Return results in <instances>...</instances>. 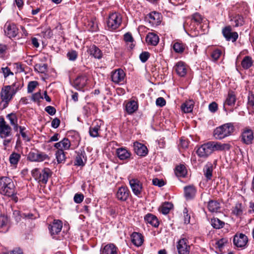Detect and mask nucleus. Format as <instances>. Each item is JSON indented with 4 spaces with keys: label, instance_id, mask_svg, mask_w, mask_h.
Listing matches in <instances>:
<instances>
[{
    "label": "nucleus",
    "instance_id": "nucleus-1",
    "mask_svg": "<svg viewBox=\"0 0 254 254\" xmlns=\"http://www.w3.org/2000/svg\"><path fill=\"white\" fill-rule=\"evenodd\" d=\"M0 193L4 196L11 197L15 202L18 201L16 187L12 180L9 177H0Z\"/></svg>",
    "mask_w": 254,
    "mask_h": 254
},
{
    "label": "nucleus",
    "instance_id": "nucleus-2",
    "mask_svg": "<svg viewBox=\"0 0 254 254\" xmlns=\"http://www.w3.org/2000/svg\"><path fill=\"white\" fill-rule=\"evenodd\" d=\"M234 129V126L231 123L225 124L214 130L213 136L217 139H223L230 135L233 132Z\"/></svg>",
    "mask_w": 254,
    "mask_h": 254
},
{
    "label": "nucleus",
    "instance_id": "nucleus-3",
    "mask_svg": "<svg viewBox=\"0 0 254 254\" xmlns=\"http://www.w3.org/2000/svg\"><path fill=\"white\" fill-rule=\"evenodd\" d=\"M32 175L38 182L46 184L49 178L52 176V172L50 169L44 168L41 171L35 168L32 171Z\"/></svg>",
    "mask_w": 254,
    "mask_h": 254
},
{
    "label": "nucleus",
    "instance_id": "nucleus-4",
    "mask_svg": "<svg viewBox=\"0 0 254 254\" xmlns=\"http://www.w3.org/2000/svg\"><path fill=\"white\" fill-rule=\"evenodd\" d=\"M15 84L12 85H6L2 87L0 92L1 100L6 103H8L12 98L16 92L14 88Z\"/></svg>",
    "mask_w": 254,
    "mask_h": 254
},
{
    "label": "nucleus",
    "instance_id": "nucleus-5",
    "mask_svg": "<svg viewBox=\"0 0 254 254\" xmlns=\"http://www.w3.org/2000/svg\"><path fill=\"white\" fill-rule=\"evenodd\" d=\"M122 21L121 15L117 12H113L109 15L107 23L108 28L111 30L117 29L120 26Z\"/></svg>",
    "mask_w": 254,
    "mask_h": 254
},
{
    "label": "nucleus",
    "instance_id": "nucleus-6",
    "mask_svg": "<svg viewBox=\"0 0 254 254\" xmlns=\"http://www.w3.org/2000/svg\"><path fill=\"white\" fill-rule=\"evenodd\" d=\"M213 152L211 142L209 141L201 145L197 150L196 153L200 157H208Z\"/></svg>",
    "mask_w": 254,
    "mask_h": 254
},
{
    "label": "nucleus",
    "instance_id": "nucleus-7",
    "mask_svg": "<svg viewBox=\"0 0 254 254\" xmlns=\"http://www.w3.org/2000/svg\"><path fill=\"white\" fill-rule=\"evenodd\" d=\"M248 242V237L244 234H236L234 237V245L238 248H245Z\"/></svg>",
    "mask_w": 254,
    "mask_h": 254
},
{
    "label": "nucleus",
    "instance_id": "nucleus-8",
    "mask_svg": "<svg viewBox=\"0 0 254 254\" xmlns=\"http://www.w3.org/2000/svg\"><path fill=\"white\" fill-rule=\"evenodd\" d=\"M188 243V241L185 238L181 239L178 242L177 249L178 254H189L190 247Z\"/></svg>",
    "mask_w": 254,
    "mask_h": 254
},
{
    "label": "nucleus",
    "instance_id": "nucleus-9",
    "mask_svg": "<svg viewBox=\"0 0 254 254\" xmlns=\"http://www.w3.org/2000/svg\"><path fill=\"white\" fill-rule=\"evenodd\" d=\"M11 128L2 117H0V137L4 138L11 135Z\"/></svg>",
    "mask_w": 254,
    "mask_h": 254
},
{
    "label": "nucleus",
    "instance_id": "nucleus-10",
    "mask_svg": "<svg viewBox=\"0 0 254 254\" xmlns=\"http://www.w3.org/2000/svg\"><path fill=\"white\" fill-rule=\"evenodd\" d=\"M102 124L101 120H96L92 123L89 128V134L91 137H97L100 136Z\"/></svg>",
    "mask_w": 254,
    "mask_h": 254
},
{
    "label": "nucleus",
    "instance_id": "nucleus-11",
    "mask_svg": "<svg viewBox=\"0 0 254 254\" xmlns=\"http://www.w3.org/2000/svg\"><path fill=\"white\" fill-rule=\"evenodd\" d=\"M88 78L85 74L78 75L73 81L72 85L77 90L82 89L87 84Z\"/></svg>",
    "mask_w": 254,
    "mask_h": 254
},
{
    "label": "nucleus",
    "instance_id": "nucleus-12",
    "mask_svg": "<svg viewBox=\"0 0 254 254\" xmlns=\"http://www.w3.org/2000/svg\"><path fill=\"white\" fill-rule=\"evenodd\" d=\"M5 34L10 38L15 37L18 33V29L13 23H6L4 27Z\"/></svg>",
    "mask_w": 254,
    "mask_h": 254
},
{
    "label": "nucleus",
    "instance_id": "nucleus-13",
    "mask_svg": "<svg viewBox=\"0 0 254 254\" xmlns=\"http://www.w3.org/2000/svg\"><path fill=\"white\" fill-rule=\"evenodd\" d=\"M146 18L152 26H157L160 24L162 16L160 13L153 11L150 13L146 17Z\"/></svg>",
    "mask_w": 254,
    "mask_h": 254
},
{
    "label": "nucleus",
    "instance_id": "nucleus-14",
    "mask_svg": "<svg viewBox=\"0 0 254 254\" xmlns=\"http://www.w3.org/2000/svg\"><path fill=\"white\" fill-rule=\"evenodd\" d=\"M129 185L133 193L139 196L142 189V184L137 179H131L129 180Z\"/></svg>",
    "mask_w": 254,
    "mask_h": 254
},
{
    "label": "nucleus",
    "instance_id": "nucleus-15",
    "mask_svg": "<svg viewBox=\"0 0 254 254\" xmlns=\"http://www.w3.org/2000/svg\"><path fill=\"white\" fill-rule=\"evenodd\" d=\"M223 36L228 41L231 40L235 42L238 39V34L236 32H232L231 28L230 26L226 27L223 29Z\"/></svg>",
    "mask_w": 254,
    "mask_h": 254
},
{
    "label": "nucleus",
    "instance_id": "nucleus-16",
    "mask_svg": "<svg viewBox=\"0 0 254 254\" xmlns=\"http://www.w3.org/2000/svg\"><path fill=\"white\" fill-rule=\"evenodd\" d=\"M63 223L60 220H54L53 223L49 225V229L52 235L58 234L61 231Z\"/></svg>",
    "mask_w": 254,
    "mask_h": 254
},
{
    "label": "nucleus",
    "instance_id": "nucleus-17",
    "mask_svg": "<svg viewBox=\"0 0 254 254\" xmlns=\"http://www.w3.org/2000/svg\"><path fill=\"white\" fill-rule=\"evenodd\" d=\"M134 150L137 155L140 156H145L148 153V149L144 144L136 142L134 143Z\"/></svg>",
    "mask_w": 254,
    "mask_h": 254
},
{
    "label": "nucleus",
    "instance_id": "nucleus-18",
    "mask_svg": "<svg viewBox=\"0 0 254 254\" xmlns=\"http://www.w3.org/2000/svg\"><path fill=\"white\" fill-rule=\"evenodd\" d=\"M125 76L124 71L121 69H118L112 72L111 75L112 80L116 83H119L124 81Z\"/></svg>",
    "mask_w": 254,
    "mask_h": 254
},
{
    "label": "nucleus",
    "instance_id": "nucleus-19",
    "mask_svg": "<svg viewBox=\"0 0 254 254\" xmlns=\"http://www.w3.org/2000/svg\"><path fill=\"white\" fill-rule=\"evenodd\" d=\"M71 146V142L67 138H64L59 142L54 144V147L59 150L63 151L69 150Z\"/></svg>",
    "mask_w": 254,
    "mask_h": 254
},
{
    "label": "nucleus",
    "instance_id": "nucleus-20",
    "mask_svg": "<svg viewBox=\"0 0 254 254\" xmlns=\"http://www.w3.org/2000/svg\"><path fill=\"white\" fill-rule=\"evenodd\" d=\"M242 138L245 143L247 144L252 143L254 139V133L253 130L249 128L245 129L242 133Z\"/></svg>",
    "mask_w": 254,
    "mask_h": 254
},
{
    "label": "nucleus",
    "instance_id": "nucleus-21",
    "mask_svg": "<svg viewBox=\"0 0 254 254\" xmlns=\"http://www.w3.org/2000/svg\"><path fill=\"white\" fill-rule=\"evenodd\" d=\"M213 152L214 151L228 150L231 145L228 143H221L220 142L210 141Z\"/></svg>",
    "mask_w": 254,
    "mask_h": 254
},
{
    "label": "nucleus",
    "instance_id": "nucleus-22",
    "mask_svg": "<svg viewBox=\"0 0 254 254\" xmlns=\"http://www.w3.org/2000/svg\"><path fill=\"white\" fill-rule=\"evenodd\" d=\"M129 191L126 187H120L117 192V197L119 200L126 201L128 197Z\"/></svg>",
    "mask_w": 254,
    "mask_h": 254
},
{
    "label": "nucleus",
    "instance_id": "nucleus-23",
    "mask_svg": "<svg viewBox=\"0 0 254 254\" xmlns=\"http://www.w3.org/2000/svg\"><path fill=\"white\" fill-rule=\"evenodd\" d=\"M184 193L187 199L193 198L196 192V189L193 185H189L184 187Z\"/></svg>",
    "mask_w": 254,
    "mask_h": 254
},
{
    "label": "nucleus",
    "instance_id": "nucleus-24",
    "mask_svg": "<svg viewBox=\"0 0 254 254\" xmlns=\"http://www.w3.org/2000/svg\"><path fill=\"white\" fill-rule=\"evenodd\" d=\"M118 248L113 244H108L101 250V254H117Z\"/></svg>",
    "mask_w": 254,
    "mask_h": 254
},
{
    "label": "nucleus",
    "instance_id": "nucleus-25",
    "mask_svg": "<svg viewBox=\"0 0 254 254\" xmlns=\"http://www.w3.org/2000/svg\"><path fill=\"white\" fill-rule=\"evenodd\" d=\"M174 69L177 73L180 76H184L188 71V69L185 64L183 62H179L176 64L174 66Z\"/></svg>",
    "mask_w": 254,
    "mask_h": 254
},
{
    "label": "nucleus",
    "instance_id": "nucleus-26",
    "mask_svg": "<svg viewBox=\"0 0 254 254\" xmlns=\"http://www.w3.org/2000/svg\"><path fill=\"white\" fill-rule=\"evenodd\" d=\"M116 154L118 157L122 160L128 159L130 156V153L126 148L121 147L116 149Z\"/></svg>",
    "mask_w": 254,
    "mask_h": 254
},
{
    "label": "nucleus",
    "instance_id": "nucleus-27",
    "mask_svg": "<svg viewBox=\"0 0 254 254\" xmlns=\"http://www.w3.org/2000/svg\"><path fill=\"white\" fill-rule=\"evenodd\" d=\"M87 52L96 59H100L102 57V53L101 50L94 45H91L88 47Z\"/></svg>",
    "mask_w": 254,
    "mask_h": 254
},
{
    "label": "nucleus",
    "instance_id": "nucleus-28",
    "mask_svg": "<svg viewBox=\"0 0 254 254\" xmlns=\"http://www.w3.org/2000/svg\"><path fill=\"white\" fill-rule=\"evenodd\" d=\"M138 108V103L134 100L129 101L126 104V111L128 114L134 113L137 111Z\"/></svg>",
    "mask_w": 254,
    "mask_h": 254
},
{
    "label": "nucleus",
    "instance_id": "nucleus-29",
    "mask_svg": "<svg viewBox=\"0 0 254 254\" xmlns=\"http://www.w3.org/2000/svg\"><path fill=\"white\" fill-rule=\"evenodd\" d=\"M6 119L9 121L10 125L13 127V129L17 131L19 128L18 125V119L15 113H10L6 115Z\"/></svg>",
    "mask_w": 254,
    "mask_h": 254
},
{
    "label": "nucleus",
    "instance_id": "nucleus-30",
    "mask_svg": "<svg viewBox=\"0 0 254 254\" xmlns=\"http://www.w3.org/2000/svg\"><path fill=\"white\" fill-rule=\"evenodd\" d=\"M159 41V37L154 33H149L146 37V42L148 45L156 46Z\"/></svg>",
    "mask_w": 254,
    "mask_h": 254
},
{
    "label": "nucleus",
    "instance_id": "nucleus-31",
    "mask_svg": "<svg viewBox=\"0 0 254 254\" xmlns=\"http://www.w3.org/2000/svg\"><path fill=\"white\" fill-rule=\"evenodd\" d=\"M131 242L136 246H140L143 242V237L139 233L134 232L131 236Z\"/></svg>",
    "mask_w": 254,
    "mask_h": 254
},
{
    "label": "nucleus",
    "instance_id": "nucleus-32",
    "mask_svg": "<svg viewBox=\"0 0 254 254\" xmlns=\"http://www.w3.org/2000/svg\"><path fill=\"white\" fill-rule=\"evenodd\" d=\"M144 220L147 223L150 224L154 227L159 225V221L157 218L154 215L148 213L144 217Z\"/></svg>",
    "mask_w": 254,
    "mask_h": 254
},
{
    "label": "nucleus",
    "instance_id": "nucleus-33",
    "mask_svg": "<svg viewBox=\"0 0 254 254\" xmlns=\"http://www.w3.org/2000/svg\"><path fill=\"white\" fill-rule=\"evenodd\" d=\"M86 160V154L84 151L78 152L75 160V165L83 166Z\"/></svg>",
    "mask_w": 254,
    "mask_h": 254
},
{
    "label": "nucleus",
    "instance_id": "nucleus-34",
    "mask_svg": "<svg viewBox=\"0 0 254 254\" xmlns=\"http://www.w3.org/2000/svg\"><path fill=\"white\" fill-rule=\"evenodd\" d=\"M194 102L193 100H189L183 103L181 109L184 113H188L192 112L193 108Z\"/></svg>",
    "mask_w": 254,
    "mask_h": 254
},
{
    "label": "nucleus",
    "instance_id": "nucleus-35",
    "mask_svg": "<svg viewBox=\"0 0 254 254\" xmlns=\"http://www.w3.org/2000/svg\"><path fill=\"white\" fill-rule=\"evenodd\" d=\"M208 210L212 212H216L220 208V203L215 200H210L207 205Z\"/></svg>",
    "mask_w": 254,
    "mask_h": 254
},
{
    "label": "nucleus",
    "instance_id": "nucleus-36",
    "mask_svg": "<svg viewBox=\"0 0 254 254\" xmlns=\"http://www.w3.org/2000/svg\"><path fill=\"white\" fill-rule=\"evenodd\" d=\"M175 172L177 176L185 177L187 175V171L184 165L180 164L176 167Z\"/></svg>",
    "mask_w": 254,
    "mask_h": 254
},
{
    "label": "nucleus",
    "instance_id": "nucleus-37",
    "mask_svg": "<svg viewBox=\"0 0 254 254\" xmlns=\"http://www.w3.org/2000/svg\"><path fill=\"white\" fill-rule=\"evenodd\" d=\"M173 204L170 202L164 203L159 208L160 211L163 214H167L172 208Z\"/></svg>",
    "mask_w": 254,
    "mask_h": 254
},
{
    "label": "nucleus",
    "instance_id": "nucleus-38",
    "mask_svg": "<svg viewBox=\"0 0 254 254\" xmlns=\"http://www.w3.org/2000/svg\"><path fill=\"white\" fill-rule=\"evenodd\" d=\"M236 102L235 95L232 92H229L228 96L224 102V107L225 108L226 105L232 106L234 105Z\"/></svg>",
    "mask_w": 254,
    "mask_h": 254
},
{
    "label": "nucleus",
    "instance_id": "nucleus-39",
    "mask_svg": "<svg viewBox=\"0 0 254 254\" xmlns=\"http://www.w3.org/2000/svg\"><path fill=\"white\" fill-rule=\"evenodd\" d=\"M243 208L241 203H237L235 204V206L233 207L232 213L237 216H241L243 214Z\"/></svg>",
    "mask_w": 254,
    "mask_h": 254
},
{
    "label": "nucleus",
    "instance_id": "nucleus-40",
    "mask_svg": "<svg viewBox=\"0 0 254 254\" xmlns=\"http://www.w3.org/2000/svg\"><path fill=\"white\" fill-rule=\"evenodd\" d=\"M21 156L19 154L13 152L10 154L9 160L11 165L15 166L17 164L20 159Z\"/></svg>",
    "mask_w": 254,
    "mask_h": 254
},
{
    "label": "nucleus",
    "instance_id": "nucleus-41",
    "mask_svg": "<svg viewBox=\"0 0 254 254\" xmlns=\"http://www.w3.org/2000/svg\"><path fill=\"white\" fill-rule=\"evenodd\" d=\"M212 226L215 229H220L224 225V222L217 218H213L211 220Z\"/></svg>",
    "mask_w": 254,
    "mask_h": 254
},
{
    "label": "nucleus",
    "instance_id": "nucleus-42",
    "mask_svg": "<svg viewBox=\"0 0 254 254\" xmlns=\"http://www.w3.org/2000/svg\"><path fill=\"white\" fill-rule=\"evenodd\" d=\"M56 156L58 163H61L65 161V153L62 150L58 149L56 153Z\"/></svg>",
    "mask_w": 254,
    "mask_h": 254
},
{
    "label": "nucleus",
    "instance_id": "nucleus-43",
    "mask_svg": "<svg viewBox=\"0 0 254 254\" xmlns=\"http://www.w3.org/2000/svg\"><path fill=\"white\" fill-rule=\"evenodd\" d=\"M252 65V59L249 57H246L242 62V65L244 68L248 69Z\"/></svg>",
    "mask_w": 254,
    "mask_h": 254
},
{
    "label": "nucleus",
    "instance_id": "nucleus-44",
    "mask_svg": "<svg viewBox=\"0 0 254 254\" xmlns=\"http://www.w3.org/2000/svg\"><path fill=\"white\" fill-rule=\"evenodd\" d=\"M47 69V64H38L35 65V70L40 73L46 72Z\"/></svg>",
    "mask_w": 254,
    "mask_h": 254
},
{
    "label": "nucleus",
    "instance_id": "nucleus-45",
    "mask_svg": "<svg viewBox=\"0 0 254 254\" xmlns=\"http://www.w3.org/2000/svg\"><path fill=\"white\" fill-rule=\"evenodd\" d=\"M173 49L176 53H181L184 52L185 46L182 43L176 42L173 45Z\"/></svg>",
    "mask_w": 254,
    "mask_h": 254
},
{
    "label": "nucleus",
    "instance_id": "nucleus-46",
    "mask_svg": "<svg viewBox=\"0 0 254 254\" xmlns=\"http://www.w3.org/2000/svg\"><path fill=\"white\" fill-rule=\"evenodd\" d=\"M49 157L46 153L38 151L37 162H42L45 160H49Z\"/></svg>",
    "mask_w": 254,
    "mask_h": 254
},
{
    "label": "nucleus",
    "instance_id": "nucleus-47",
    "mask_svg": "<svg viewBox=\"0 0 254 254\" xmlns=\"http://www.w3.org/2000/svg\"><path fill=\"white\" fill-rule=\"evenodd\" d=\"M233 21L234 22V23H235L234 26L236 27L241 26L244 23V20H243V17L239 15L236 16L234 18Z\"/></svg>",
    "mask_w": 254,
    "mask_h": 254
},
{
    "label": "nucleus",
    "instance_id": "nucleus-48",
    "mask_svg": "<svg viewBox=\"0 0 254 254\" xmlns=\"http://www.w3.org/2000/svg\"><path fill=\"white\" fill-rule=\"evenodd\" d=\"M221 54L222 52L220 50H219L218 49L214 50L211 54V57L212 59L215 61L218 60V59L221 56Z\"/></svg>",
    "mask_w": 254,
    "mask_h": 254
},
{
    "label": "nucleus",
    "instance_id": "nucleus-49",
    "mask_svg": "<svg viewBox=\"0 0 254 254\" xmlns=\"http://www.w3.org/2000/svg\"><path fill=\"white\" fill-rule=\"evenodd\" d=\"M38 151H30L27 156L29 160L32 162H37Z\"/></svg>",
    "mask_w": 254,
    "mask_h": 254
},
{
    "label": "nucleus",
    "instance_id": "nucleus-50",
    "mask_svg": "<svg viewBox=\"0 0 254 254\" xmlns=\"http://www.w3.org/2000/svg\"><path fill=\"white\" fill-rule=\"evenodd\" d=\"M77 52L74 50H71L67 53V57L70 61H75L77 59Z\"/></svg>",
    "mask_w": 254,
    "mask_h": 254
},
{
    "label": "nucleus",
    "instance_id": "nucleus-51",
    "mask_svg": "<svg viewBox=\"0 0 254 254\" xmlns=\"http://www.w3.org/2000/svg\"><path fill=\"white\" fill-rule=\"evenodd\" d=\"M38 83L36 81H32L29 82L27 87V91L28 93L32 92L36 86L38 85Z\"/></svg>",
    "mask_w": 254,
    "mask_h": 254
},
{
    "label": "nucleus",
    "instance_id": "nucleus-52",
    "mask_svg": "<svg viewBox=\"0 0 254 254\" xmlns=\"http://www.w3.org/2000/svg\"><path fill=\"white\" fill-rule=\"evenodd\" d=\"M1 71L5 78L9 75H13V73L10 70V68L7 66L1 67Z\"/></svg>",
    "mask_w": 254,
    "mask_h": 254
},
{
    "label": "nucleus",
    "instance_id": "nucleus-53",
    "mask_svg": "<svg viewBox=\"0 0 254 254\" xmlns=\"http://www.w3.org/2000/svg\"><path fill=\"white\" fill-rule=\"evenodd\" d=\"M192 19L197 24H200L203 20V17L198 13L193 14Z\"/></svg>",
    "mask_w": 254,
    "mask_h": 254
},
{
    "label": "nucleus",
    "instance_id": "nucleus-54",
    "mask_svg": "<svg viewBox=\"0 0 254 254\" xmlns=\"http://www.w3.org/2000/svg\"><path fill=\"white\" fill-rule=\"evenodd\" d=\"M227 243V240L225 239H221L216 241L215 244V246L216 248L221 250L224 247L225 243Z\"/></svg>",
    "mask_w": 254,
    "mask_h": 254
},
{
    "label": "nucleus",
    "instance_id": "nucleus-55",
    "mask_svg": "<svg viewBox=\"0 0 254 254\" xmlns=\"http://www.w3.org/2000/svg\"><path fill=\"white\" fill-rule=\"evenodd\" d=\"M84 198V195L82 193H76L74 196V201L77 203H81Z\"/></svg>",
    "mask_w": 254,
    "mask_h": 254
},
{
    "label": "nucleus",
    "instance_id": "nucleus-56",
    "mask_svg": "<svg viewBox=\"0 0 254 254\" xmlns=\"http://www.w3.org/2000/svg\"><path fill=\"white\" fill-rule=\"evenodd\" d=\"M204 175L207 179H210L212 177V169L208 166L206 167L204 170Z\"/></svg>",
    "mask_w": 254,
    "mask_h": 254
},
{
    "label": "nucleus",
    "instance_id": "nucleus-57",
    "mask_svg": "<svg viewBox=\"0 0 254 254\" xmlns=\"http://www.w3.org/2000/svg\"><path fill=\"white\" fill-rule=\"evenodd\" d=\"M152 183L155 186H157L159 187H162L165 185V183L162 179H158L157 178L153 179Z\"/></svg>",
    "mask_w": 254,
    "mask_h": 254
},
{
    "label": "nucleus",
    "instance_id": "nucleus-58",
    "mask_svg": "<svg viewBox=\"0 0 254 254\" xmlns=\"http://www.w3.org/2000/svg\"><path fill=\"white\" fill-rule=\"evenodd\" d=\"M149 57V53L147 52H142L139 56L141 61L145 63Z\"/></svg>",
    "mask_w": 254,
    "mask_h": 254
},
{
    "label": "nucleus",
    "instance_id": "nucleus-59",
    "mask_svg": "<svg viewBox=\"0 0 254 254\" xmlns=\"http://www.w3.org/2000/svg\"><path fill=\"white\" fill-rule=\"evenodd\" d=\"M43 97L40 92L34 93L32 95V99L34 102H40V100L42 99Z\"/></svg>",
    "mask_w": 254,
    "mask_h": 254
},
{
    "label": "nucleus",
    "instance_id": "nucleus-60",
    "mask_svg": "<svg viewBox=\"0 0 254 254\" xmlns=\"http://www.w3.org/2000/svg\"><path fill=\"white\" fill-rule=\"evenodd\" d=\"M208 108L210 112L214 113L218 109V105L216 102H213L209 105Z\"/></svg>",
    "mask_w": 254,
    "mask_h": 254
},
{
    "label": "nucleus",
    "instance_id": "nucleus-61",
    "mask_svg": "<svg viewBox=\"0 0 254 254\" xmlns=\"http://www.w3.org/2000/svg\"><path fill=\"white\" fill-rule=\"evenodd\" d=\"M8 222L7 218L3 215L0 216V227H3L5 226Z\"/></svg>",
    "mask_w": 254,
    "mask_h": 254
},
{
    "label": "nucleus",
    "instance_id": "nucleus-62",
    "mask_svg": "<svg viewBox=\"0 0 254 254\" xmlns=\"http://www.w3.org/2000/svg\"><path fill=\"white\" fill-rule=\"evenodd\" d=\"M156 104L157 106L163 107L166 104V101L163 97H159L156 100Z\"/></svg>",
    "mask_w": 254,
    "mask_h": 254
},
{
    "label": "nucleus",
    "instance_id": "nucleus-63",
    "mask_svg": "<svg viewBox=\"0 0 254 254\" xmlns=\"http://www.w3.org/2000/svg\"><path fill=\"white\" fill-rule=\"evenodd\" d=\"M45 111L50 115H54L56 112V109L52 106H49L45 108Z\"/></svg>",
    "mask_w": 254,
    "mask_h": 254
},
{
    "label": "nucleus",
    "instance_id": "nucleus-64",
    "mask_svg": "<svg viewBox=\"0 0 254 254\" xmlns=\"http://www.w3.org/2000/svg\"><path fill=\"white\" fill-rule=\"evenodd\" d=\"M184 222L186 224H188L190 222V217L188 214V210L187 208H185L184 210Z\"/></svg>",
    "mask_w": 254,
    "mask_h": 254
}]
</instances>
